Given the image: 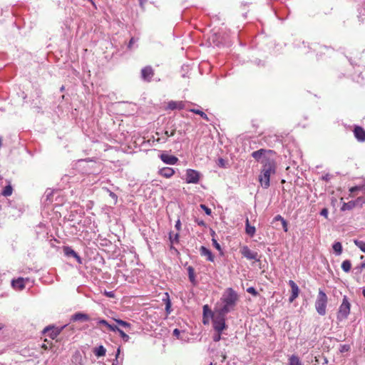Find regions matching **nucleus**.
<instances>
[{"label":"nucleus","mask_w":365,"mask_h":365,"mask_svg":"<svg viewBox=\"0 0 365 365\" xmlns=\"http://www.w3.org/2000/svg\"><path fill=\"white\" fill-rule=\"evenodd\" d=\"M237 301V293L232 288L226 289L220 298L222 305L217 312L222 315L227 314L235 309Z\"/></svg>","instance_id":"f257e3e1"},{"label":"nucleus","mask_w":365,"mask_h":365,"mask_svg":"<svg viewBox=\"0 0 365 365\" xmlns=\"http://www.w3.org/2000/svg\"><path fill=\"white\" fill-rule=\"evenodd\" d=\"M263 167L259 176V180L264 188H268L269 186L270 176L275 173L276 165L274 160H262Z\"/></svg>","instance_id":"f03ea898"},{"label":"nucleus","mask_w":365,"mask_h":365,"mask_svg":"<svg viewBox=\"0 0 365 365\" xmlns=\"http://www.w3.org/2000/svg\"><path fill=\"white\" fill-rule=\"evenodd\" d=\"M327 301L328 299L325 292L323 290L319 289L315 302V308L317 313L321 316H324L326 314Z\"/></svg>","instance_id":"7ed1b4c3"},{"label":"nucleus","mask_w":365,"mask_h":365,"mask_svg":"<svg viewBox=\"0 0 365 365\" xmlns=\"http://www.w3.org/2000/svg\"><path fill=\"white\" fill-rule=\"evenodd\" d=\"M350 313V303L348 301V299L346 296L344 297L341 304L339 307L338 314H337V319L339 321H342L346 319Z\"/></svg>","instance_id":"20e7f679"},{"label":"nucleus","mask_w":365,"mask_h":365,"mask_svg":"<svg viewBox=\"0 0 365 365\" xmlns=\"http://www.w3.org/2000/svg\"><path fill=\"white\" fill-rule=\"evenodd\" d=\"M225 316L226 315L220 314L218 312L217 316H213L212 317L213 328L216 332H222L227 329V326L225 324Z\"/></svg>","instance_id":"39448f33"},{"label":"nucleus","mask_w":365,"mask_h":365,"mask_svg":"<svg viewBox=\"0 0 365 365\" xmlns=\"http://www.w3.org/2000/svg\"><path fill=\"white\" fill-rule=\"evenodd\" d=\"M201 177V174L200 172L192 170V169H187L186 170V182L187 183H192V184H197Z\"/></svg>","instance_id":"423d86ee"},{"label":"nucleus","mask_w":365,"mask_h":365,"mask_svg":"<svg viewBox=\"0 0 365 365\" xmlns=\"http://www.w3.org/2000/svg\"><path fill=\"white\" fill-rule=\"evenodd\" d=\"M240 252L242 256L247 259H255L256 261H259L257 252L251 250L247 246H243L240 250Z\"/></svg>","instance_id":"0eeeda50"},{"label":"nucleus","mask_w":365,"mask_h":365,"mask_svg":"<svg viewBox=\"0 0 365 365\" xmlns=\"http://www.w3.org/2000/svg\"><path fill=\"white\" fill-rule=\"evenodd\" d=\"M63 326L61 328L55 327H46L44 328L43 333L50 336L52 339H54L57 337V336L61 333V330L65 327Z\"/></svg>","instance_id":"6e6552de"},{"label":"nucleus","mask_w":365,"mask_h":365,"mask_svg":"<svg viewBox=\"0 0 365 365\" xmlns=\"http://www.w3.org/2000/svg\"><path fill=\"white\" fill-rule=\"evenodd\" d=\"M268 153H272V150H265V149H259L258 150L254 151L252 153V156L257 161H261L262 163V160L267 161L270 160L266 157V154Z\"/></svg>","instance_id":"1a4fd4ad"},{"label":"nucleus","mask_w":365,"mask_h":365,"mask_svg":"<svg viewBox=\"0 0 365 365\" xmlns=\"http://www.w3.org/2000/svg\"><path fill=\"white\" fill-rule=\"evenodd\" d=\"M154 76V71L150 66H147L141 70V78L144 81L150 82Z\"/></svg>","instance_id":"9d476101"},{"label":"nucleus","mask_w":365,"mask_h":365,"mask_svg":"<svg viewBox=\"0 0 365 365\" xmlns=\"http://www.w3.org/2000/svg\"><path fill=\"white\" fill-rule=\"evenodd\" d=\"M288 284L292 289V294L289 298V302L292 303L295 300L296 298L298 297L299 294V289L297 284L293 280H289Z\"/></svg>","instance_id":"9b49d317"},{"label":"nucleus","mask_w":365,"mask_h":365,"mask_svg":"<svg viewBox=\"0 0 365 365\" xmlns=\"http://www.w3.org/2000/svg\"><path fill=\"white\" fill-rule=\"evenodd\" d=\"M160 158L164 163L171 165H175L178 161V158L177 157L166 153H162L160 155Z\"/></svg>","instance_id":"f8f14e48"},{"label":"nucleus","mask_w":365,"mask_h":365,"mask_svg":"<svg viewBox=\"0 0 365 365\" xmlns=\"http://www.w3.org/2000/svg\"><path fill=\"white\" fill-rule=\"evenodd\" d=\"M354 137L359 142L365 141V130L360 126H356L354 129Z\"/></svg>","instance_id":"ddd939ff"},{"label":"nucleus","mask_w":365,"mask_h":365,"mask_svg":"<svg viewBox=\"0 0 365 365\" xmlns=\"http://www.w3.org/2000/svg\"><path fill=\"white\" fill-rule=\"evenodd\" d=\"M200 253L202 256L205 257L207 260L210 262L214 261V257L212 252L204 246H201L200 248Z\"/></svg>","instance_id":"4468645a"},{"label":"nucleus","mask_w":365,"mask_h":365,"mask_svg":"<svg viewBox=\"0 0 365 365\" xmlns=\"http://www.w3.org/2000/svg\"><path fill=\"white\" fill-rule=\"evenodd\" d=\"M158 173L165 178H170L175 174V170L173 168L166 167L160 169Z\"/></svg>","instance_id":"2eb2a0df"},{"label":"nucleus","mask_w":365,"mask_h":365,"mask_svg":"<svg viewBox=\"0 0 365 365\" xmlns=\"http://www.w3.org/2000/svg\"><path fill=\"white\" fill-rule=\"evenodd\" d=\"M167 108H168V109H170V110H175V109L182 110L185 108V103L182 101H171L168 103Z\"/></svg>","instance_id":"dca6fc26"},{"label":"nucleus","mask_w":365,"mask_h":365,"mask_svg":"<svg viewBox=\"0 0 365 365\" xmlns=\"http://www.w3.org/2000/svg\"><path fill=\"white\" fill-rule=\"evenodd\" d=\"M71 361L73 365H83V359L80 351H76L72 356Z\"/></svg>","instance_id":"f3484780"},{"label":"nucleus","mask_w":365,"mask_h":365,"mask_svg":"<svg viewBox=\"0 0 365 365\" xmlns=\"http://www.w3.org/2000/svg\"><path fill=\"white\" fill-rule=\"evenodd\" d=\"M24 282V278L19 277L17 279L12 280L11 284L14 288L21 290L25 287Z\"/></svg>","instance_id":"a211bd4d"},{"label":"nucleus","mask_w":365,"mask_h":365,"mask_svg":"<svg viewBox=\"0 0 365 365\" xmlns=\"http://www.w3.org/2000/svg\"><path fill=\"white\" fill-rule=\"evenodd\" d=\"M90 319V317L88 314L78 312L73 314L71 317V320L76 322V321H88Z\"/></svg>","instance_id":"6ab92c4d"},{"label":"nucleus","mask_w":365,"mask_h":365,"mask_svg":"<svg viewBox=\"0 0 365 365\" xmlns=\"http://www.w3.org/2000/svg\"><path fill=\"white\" fill-rule=\"evenodd\" d=\"M187 270L188 277H189L190 282L193 285H195L197 284V280H196V277H195V274L194 268L192 267H191V266H189L187 268Z\"/></svg>","instance_id":"aec40b11"},{"label":"nucleus","mask_w":365,"mask_h":365,"mask_svg":"<svg viewBox=\"0 0 365 365\" xmlns=\"http://www.w3.org/2000/svg\"><path fill=\"white\" fill-rule=\"evenodd\" d=\"M245 232L246 233L250 235V237H253L255 234L256 229L254 226H251L250 225L249 219H246L245 222Z\"/></svg>","instance_id":"412c9836"},{"label":"nucleus","mask_w":365,"mask_h":365,"mask_svg":"<svg viewBox=\"0 0 365 365\" xmlns=\"http://www.w3.org/2000/svg\"><path fill=\"white\" fill-rule=\"evenodd\" d=\"M356 205H357V203L356 202V200H351V201H349L348 202H344L342 205V206L341 207V210L342 211L350 210L353 209L354 207H355Z\"/></svg>","instance_id":"4be33fe9"},{"label":"nucleus","mask_w":365,"mask_h":365,"mask_svg":"<svg viewBox=\"0 0 365 365\" xmlns=\"http://www.w3.org/2000/svg\"><path fill=\"white\" fill-rule=\"evenodd\" d=\"M106 352V349L102 345L95 348V349L93 350V353L97 357L105 356Z\"/></svg>","instance_id":"5701e85b"},{"label":"nucleus","mask_w":365,"mask_h":365,"mask_svg":"<svg viewBox=\"0 0 365 365\" xmlns=\"http://www.w3.org/2000/svg\"><path fill=\"white\" fill-rule=\"evenodd\" d=\"M288 365H302V364L297 356L292 355L289 359Z\"/></svg>","instance_id":"b1692460"},{"label":"nucleus","mask_w":365,"mask_h":365,"mask_svg":"<svg viewBox=\"0 0 365 365\" xmlns=\"http://www.w3.org/2000/svg\"><path fill=\"white\" fill-rule=\"evenodd\" d=\"M63 253L67 257H76L77 254L71 247L65 246L63 247Z\"/></svg>","instance_id":"393cba45"},{"label":"nucleus","mask_w":365,"mask_h":365,"mask_svg":"<svg viewBox=\"0 0 365 365\" xmlns=\"http://www.w3.org/2000/svg\"><path fill=\"white\" fill-rule=\"evenodd\" d=\"M190 111L195 114H197V115H200L203 119L206 120L207 121L210 120L207 114L200 110L192 108V109H190Z\"/></svg>","instance_id":"a878e982"},{"label":"nucleus","mask_w":365,"mask_h":365,"mask_svg":"<svg viewBox=\"0 0 365 365\" xmlns=\"http://www.w3.org/2000/svg\"><path fill=\"white\" fill-rule=\"evenodd\" d=\"M333 250L336 255H340L342 252V245L339 242H336L333 245Z\"/></svg>","instance_id":"bb28decb"},{"label":"nucleus","mask_w":365,"mask_h":365,"mask_svg":"<svg viewBox=\"0 0 365 365\" xmlns=\"http://www.w3.org/2000/svg\"><path fill=\"white\" fill-rule=\"evenodd\" d=\"M351 268V263L349 260H344L341 264V269L345 272H349Z\"/></svg>","instance_id":"cd10ccee"},{"label":"nucleus","mask_w":365,"mask_h":365,"mask_svg":"<svg viewBox=\"0 0 365 365\" xmlns=\"http://www.w3.org/2000/svg\"><path fill=\"white\" fill-rule=\"evenodd\" d=\"M359 190H363L362 184L350 187L349 188L350 197H354L355 195L356 192L359 191Z\"/></svg>","instance_id":"c85d7f7f"},{"label":"nucleus","mask_w":365,"mask_h":365,"mask_svg":"<svg viewBox=\"0 0 365 365\" xmlns=\"http://www.w3.org/2000/svg\"><path fill=\"white\" fill-rule=\"evenodd\" d=\"M12 187L10 185H6L1 192V195L8 197L12 194Z\"/></svg>","instance_id":"c756f323"},{"label":"nucleus","mask_w":365,"mask_h":365,"mask_svg":"<svg viewBox=\"0 0 365 365\" xmlns=\"http://www.w3.org/2000/svg\"><path fill=\"white\" fill-rule=\"evenodd\" d=\"M179 234L176 233L173 235L172 232L169 234V240L172 244L179 242Z\"/></svg>","instance_id":"7c9ffc66"},{"label":"nucleus","mask_w":365,"mask_h":365,"mask_svg":"<svg viewBox=\"0 0 365 365\" xmlns=\"http://www.w3.org/2000/svg\"><path fill=\"white\" fill-rule=\"evenodd\" d=\"M354 244L359 247L363 252L365 253V242L359 240H355Z\"/></svg>","instance_id":"2f4dec72"},{"label":"nucleus","mask_w":365,"mask_h":365,"mask_svg":"<svg viewBox=\"0 0 365 365\" xmlns=\"http://www.w3.org/2000/svg\"><path fill=\"white\" fill-rule=\"evenodd\" d=\"M203 316L204 317L207 316L212 317L214 316L212 312L209 309V307L207 304L203 306Z\"/></svg>","instance_id":"473e14b6"},{"label":"nucleus","mask_w":365,"mask_h":365,"mask_svg":"<svg viewBox=\"0 0 365 365\" xmlns=\"http://www.w3.org/2000/svg\"><path fill=\"white\" fill-rule=\"evenodd\" d=\"M116 323L125 328H130L131 327V324L125 321L121 320V319H115Z\"/></svg>","instance_id":"72a5a7b5"},{"label":"nucleus","mask_w":365,"mask_h":365,"mask_svg":"<svg viewBox=\"0 0 365 365\" xmlns=\"http://www.w3.org/2000/svg\"><path fill=\"white\" fill-rule=\"evenodd\" d=\"M120 334V336H121V338L123 339V340L124 341H128L129 339H130V337L128 334H126L123 330H121L120 329L118 330V331Z\"/></svg>","instance_id":"f704fd0d"},{"label":"nucleus","mask_w":365,"mask_h":365,"mask_svg":"<svg viewBox=\"0 0 365 365\" xmlns=\"http://www.w3.org/2000/svg\"><path fill=\"white\" fill-rule=\"evenodd\" d=\"M247 292L248 293L252 294L253 296H257L258 294V292H257L255 288H254L253 287H248L247 289Z\"/></svg>","instance_id":"c9c22d12"},{"label":"nucleus","mask_w":365,"mask_h":365,"mask_svg":"<svg viewBox=\"0 0 365 365\" xmlns=\"http://www.w3.org/2000/svg\"><path fill=\"white\" fill-rule=\"evenodd\" d=\"M97 323L98 324H100V325H103V326H105L106 327H108V326L109 324V323L106 320L103 319H97Z\"/></svg>","instance_id":"e433bc0d"},{"label":"nucleus","mask_w":365,"mask_h":365,"mask_svg":"<svg viewBox=\"0 0 365 365\" xmlns=\"http://www.w3.org/2000/svg\"><path fill=\"white\" fill-rule=\"evenodd\" d=\"M356 202L357 203V205H360L361 206L363 204H365V197H359L356 198Z\"/></svg>","instance_id":"4c0bfd02"},{"label":"nucleus","mask_w":365,"mask_h":365,"mask_svg":"<svg viewBox=\"0 0 365 365\" xmlns=\"http://www.w3.org/2000/svg\"><path fill=\"white\" fill-rule=\"evenodd\" d=\"M200 207L208 215L211 214V210L205 205H200Z\"/></svg>","instance_id":"58836bf2"},{"label":"nucleus","mask_w":365,"mask_h":365,"mask_svg":"<svg viewBox=\"0 0 365 365\" xmlns=\"http://www.w3.org/2000/svg\"><path fill=\"white\" fill-rule=\"evenodd\" d=\"M212 245L213 246L218 250H221V247L220 245V244L217 242V241L215 239V238H212Z\"/></svg>","instance_id":"ea45409f"},{"label":"nucleus","mask_w":365,"mask_h":365,"mask_svg":"<svg viewBox=\"0 0 365 365\" xmlns=\"http://www.w3.org/2000/svg\"><path fill=\"white\" fill-rule=\"evenodd\" d=\"M107 328L112 331H118V330L120 329L117 326L112 325L110 324H108Z\"/></svg>","instance_id":"a19ab883"},{"label":"nucleus","mask_w":365,"mask_h":365,"mask_svg":"<svg viewBox=\"0 0 365 365\" xmlns=\"http://www.w3.org/2000/svg\"><path fill=\"white\" fill-rule=\"evenodd\" d=\"M175 133V129H173L170 132H169L168 130H165L164 134L166 137H170V136H173Z\"/></svg>","instance_id":"79ce46f5"},{"label":"nucleus","mask_w":365,"mask_h":365,"mask_svg":"<svg viewBox=\"0 0 365 365\" xmlns=\"http://www.w3.org/2000/svg\"><path fill=\"white\" fill-rule=\"evenodd\" d=\"M221 333L222 332H217L214 336H213V340L214 341H219L220 339H221Z\"/></svg>","instance_id":"37998d69"},{"label":"nucleus","mask_w":365,"mask_h":365,"mask_svg":"<svg viewBox=\"0 0 365 365\" xmlns=\"http://www.w3.org/2000/svg\"><path fill=\"white\" fill-rule=\"evenodd\" d=\"M328 210L327 208H324L322 210V211L320 212V215L322 216H324V217L327 218L328 217Z\"/></svg>","instance_id":"c03bdc74"},{"label":"nucleus","mask_w":365,"mask_h":365,"mask_svg":"<svg viewBox=\"0 0 365 365\" xmlns=\"http://www.w3.org/2000/svg\"><path fill=\"white\" fill-rule=\"evenodd\" d=\"M120 347H118V349H117L116 355H115V359L113 362L112 365H117V364H118V356L120 354Z\"/></svg>","instance_id":"a18cd8bd"},{"label":"nucleus","mask_w":365,"mask_h":365,"mask_svg":"<svg viewBox=\"0 0 365 365\" xmlns=\"http://www.w3.org/2000/svg\"><path fill=\"white\" fill-rule=\"evenodd\" d=\"M137 41V39H135V38H131L130 41H129V43H128V47L130 49L132 48L133 47V45Z\"/></svg>","instance_id":"49530a36"},{"label":"nucleus","mask_w":365,"mask_h":365,"mask_svg":"<svg viewBox=\"0 0 365 365\" xmlns=\"http://www.w3.org/2000/svg\"><path fill=\"white\" fill-rule=\"evenodd\" d=\"M52 195H53V191H51V190H46V200L51 201V196Z\"/></svg>","instance_id":"de8ad7c7"},{"label":"nucleus","mask_w":365,"mask_h":365,"mask_svg":"<svg viewBox=\"0 0 365 365\" xmlns=\"http://www.w3.org/2000/svg\"><path fill=\"white\" fill-rule=\"evenodd\" d=\"M173 336H176L178 339H180V331L178 329H175L173 333Z\"/></svg>","instance_id":"09e8293b"},{"label":"nucleus","mask_w":365,"mask_h":365,"mask_svg":"<svg viewBox=\"0 0 365 365\" xmlns=\"http://www.w3.org/2000/svg\"><path fill=\"white\" fill-rule=\"evenodd\" d=\"M282 228L284 230V232H287L288 231V226H287V221L284 220H283V222H282Z\"/></svg>","instance_id":"8fccbe9b"},{"label":"nucleus","mask_w":365,"mask_h":365,"mask_svg":"<svg viewBox=\"0 0 365 365\" xmlns=\"http://www.w3.org/2000/svg\"><path fill=\"white\" fill-rule=\"evenodd\" d=\"M175 227L176 228L177 230H178V231L180 230V229H181V222H180V220L179 219L176 221Z\"/></svg>","instance_id":"3c124183"},{"label":"nucleus","mask_w":365,"mask_h":365,"mask_svg":"<svg viewBox=\"0 0 365 365\" xmlns=\"http://www.w3.org/2000/svg\"><path fill=\"white\" fill-rule=\"evenodd\" d=\"M273 220L274 221H280L282 222H283V220H284V219L280 215H277L274 217Z\"/></svg>","instance_id":"603ef678"},{"label":"nucleus","mask_w":365,"mask_h":365,"mask_svg":"<svg viewBox=\"0 0 365 365\" xmlns=\"http://www.w3.org/2000/svg\"><path fill=\"white\" fill-rule=\"evenodd\" d=\"M170 306H171V304H170V300L168 299V302L166 303V305H165V309L168 313L170 312Z\"/></svg>","instance_id":"864d4df0"},{"label":"nucleus","mask_w":365,"mask_h":365,"mask_svg":"<svg viewBox=\"0 0 365 365\" xmlns=\"http://www.w3.org/2000/svg\"><path fill=\"white\" fill-rule=\"evenodd\" d=\"M74 258L76 259V261L78 264H81L83 263L82 259L78 254L76 255V257H74Z\"/></svg>","instance_id":"5fc2aeb1"},{"label":"nucleus","mask_w":365,"mask_h":365,"mask_svg":"<svg viewBox=\"0 0 365 365\" xmlns=\"http://www.w3.org/2000/svg\"><path fill=\"white\" fill-rule=\"evenodd\" d=\"M219 165H221V166L224 165V160L223 159H220L219 160Z\"/></svg>","instance_id":"6e6d98bb"},{"label":"nucleus","mask_w":365,"mask_h":365,"mask_svg":"<svg viewBox=\"0 0 365 365\" xmlns=\"http://www.w3.org/2000/svg\"><path fill=\"white\" fill-rule=\"evenodd\" d=\"M110 196L113 197H116V195L114 193H113V192L110 193Z\"/></svg>","instance_id":"4d7b16f0"},{"label":"nucleus","mask_w":365,"mask_h":365,"mask_svg":"<svg viewBox=\"0 0 365 365\" xmlns=\"http://www.w3.org/2000/svg\"><path fill=\"white\" fill-rule=\"evenodd\" d=\"M107 295H108V296H109V297H112V296H113V294H112V292H108V293L107 294Z\"/></svg>","instance_id":"13d9d810"},{"label":"nucleus","mask_w":365,"mask_h":365,"mask_svg":"<svg viewBox=\"0 0 365 365\" xmlns=\"http://www.w3.org/2000/svg\"><path fill=\"white\" fill-rule=\"evenodd\" d=\"M362 186H363V190H364V193H365V183L362 184Z\"/></svg>","instance_id":"bf43d9fd"},{"label":"nucleus","mask_w":365,"mask_h":365,"mask_svg":"<svg viewBox=\"0 0 365 365\" xmlns=\"http://www.w3.org/2000/svg\"><path fill=\"white\" fill-rule=\"evenodd\" d=\"M139 1H140V4L142 5L143 2V0H139Z\"/></svg>","instance_id":"052dcab7"},{"label":"nucleus","mask_w":365,"mask_h":365,"mask_svg":"<svg viewBox=\"0 0 365 365\" xmlns=\"http://www.w3.org/2000/svg\"><path fill=\"white\" fill-rule=\"evenodd\" d=\"M361 267H365V264H361Z\"/></svg>","instance_id":"680f3d73"}]
</instances>
